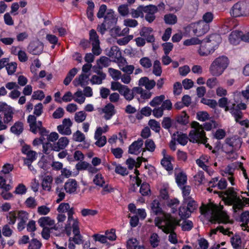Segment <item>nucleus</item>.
I'll return each mask as SVG.
<instances>
[{
	"instance_id": "obj_1",
	"label": "nucleus",
	"mask_w": 249,
	"mask_h": 249,
	"mask_svg": "<svg viewBox=\"0 0 249 249\" xmlns=\"http://www.w3.org/2000/svg\"><path fill=\"white\" fill-rule=\"evenodd\" d=\"M156 226L165 233H170L169 235V241L172 244H176L178 243L177 234L174 231L177 226L178 224V221L171 214H165L164 217V221L157 218L155 220Z\"/></svg>"
},
{
	"instance_id": "obj_2",
	"label": "nucleus",
	"mask_w": 249,
	"mask_h": 249,
	"mask_svg": "<svg viewBox=\"0 0 249 249\" xmlns=\"http://www.w3.org/2000/svg\"><path fill=\"white\" fill-rule=\"evenodd\" d=\"M226 195L225 202L229 205H232L234 212L242 210L245 205H249V198L243 197L242 201L233 188H229L226 191Z\"/></svg>"
},
{
	"instance_id": "obj_3",
	"label": "nucleus",
	"mask_w": 249,
	"mask_h": 249,
	"mask_svg": "<svg viewBox=\"0 0 249 249\" xmlns=\"http://www.w3.org/2000/svg\"><path fill=\"white\" fill-rule=\"evenodd\" d=\"M192 129L189 134V140L193 143L205 144L207 142L208 138L203 130V126L197 122H193L191 124Z\"/></svg>"
},
{
	"instance_id": "obj_4",
	"label": "nucleus",
	"mask_w": 249,
	"mask_h": 249,
	"mask_svg": "<svg viewBox=\"0 0 249 249\" xmlns=\"http://www.w3.org/2000/svg\"><path fill=\"white\" fill-rule=\"evenodd\" d=\"M229 64L228 58L226 56H220L215 58L210 66L209 71L214 76L222 75Z\"/></svg>"
},
{
	"instance_id": "obj_5",
	"label": "nucleus",
	"mask_w": 249,
	"mask_h": 249,
	"mask_svg": "<svg viewBox=\"0 0 249 249\" xmlns=\"http://www.w3.org/2000/svg\"><path fill=\"white\" fill-rule=\"evenodd\" d=\"M200 212L203 214H211L212 217L218 223L224 222L227 218V216L218 212L215 207L210 206L204 205L201 207Z\"/></svg>"
},
{
	"instance_id": "obj_6",
	"label": "nucleus",
	"mask_w": 249,
	"mask_h": 249,
	"mask_svg": "<svg viewBox=\"0 0 249 249\" xmlns=\"http://www.w3.org/2000/svg\"><path fill=\"white\" fill-rule=\"evenodd\" d=\"M232 14L233 17H246L249 15V3L240 1L232 6Z\"/></svg>"
},
{
	"instance_id": "obj_7",
	"label": "nucleus",
	"mask_w": 249,
	"mask_h": 249,
	"mask_svg": "<svg viewBox=\"0 0 249 249\" xmlns=\"http://www.w3.org/2000/svg\"><path fill=\"white\" fill-rule=\"evenodd\" d=\"M227 103V98H221L218 100V104L219 107L224 108L225 111H229L234 118L236 123L239 122L243 118V113L241 111L234 109L231 107H226Z\"/></svg>"
},
{
	"instance_id": "obj_8",
	"label": "nucleus",
	"mask_w": 249,
	"mask_h": 249,
	"mask_svg": "<svg viewBox=\"0 0 249 249\" xmlns=\"http://www.w3.org/2000/svg\"><path fill=\"white\" fill-rule=\"evenodd\" d=\"M190 31H192L194 35L200 36L206 34L210 29V25L203 21H200L191 23L189 26Z\"/></svg>"
},
{
	"instance_id": "obj_9",
	"label": "nucleus",
	"mask_w": 249,
	"mask_h": 249,
	"mask_svg": "<svg viewBox=\"0 0 249 249\" xmlns=\"http://www.w3.org/2000/svg\"><path fill=\"white\" fill-rule=\"evenodd\" d=\"M21 152L26 156L23 158L24 164L30 165V162H33L37 158V153L36 151L31 150V146L28 144H24L22 146Z\"/></svg>"
},
{
	"instance_id": "obj_10",
	"label": "nucleus",
	"mask_w": 249,
	"mask_h": 249,
	"mask_svg": "<svg viewBox=\"0 0 249 249\" xmlns=\"http://www.w3.org/2000/svg\"><path fill=\"white\" fill-rule=\"evenodd\" d=\"M65 231L68 236L72 233H78L80 231V222L78 218L75 219L67 220L65 226Z\"/></svg>"
},
{
	"instance_id": "obj_11",
	"label": "nucleus",
	"mask_w": 249,
	"mask_h": 249,
	"mask_svg": "<svg viewBox=\"0 0 249 249\" xmlns=\"http://www.w3.org/2000/svg\"><path fill=\"white\" fill-rule=\"evenodd\" d=\"M72 122L70 118H65L62 121V124L57 126V129L59 133L64 135L71 134V126Z\"/></svg>"
},
{
	"instance_id": "obj_12",
	"label": "nucleus",
	"mask_w": 249,
	"mask_h": 249,
	"mask_svg": "<svg viewBox=\"0 0 249 249\" xmlns=\"http://www.w3.org/2000/svg\"><path fill=\"white\" fill-rule=\"evenodd\" d=\"M143 144V141L142 139L139 138L137 141L133 142L129 146L128 153L131 154L138 155L141 152H143L142 146Z\"/></svg>"
},
{
	"instance_id": "obj_13",
	"label": "nucleus",
	"mask_w": 249,
	"mask_h": 249,
	"mask_svg": "<svg viewBox=\"0 0 249 249\" xmlns=\"http://www.w3.org/2000/svg\"><path fill=\"white\" fill-rule=\"evenodd\" d=\"M198 53L200 56H207L214 52L213 48L205 39L201 41Z\"/></svg>"
},
{
	"instance_id": "obj_14",
	"label": "nucleus",
	"mask_w": 249,
	"mask_h": 249,
	"mask_svg": "<svg viewBox=\"0 0 249 249\" xmlns=\"http://www.w3.org/2000/svg\"><path fill=\"white\" fill-rule=\"evenodd\" d=\"M43 44L39 41L31 42L28 47V50L33 55H39L43 50Z\"/></svg>"
},
{
	"instance_id": "obj_15",
	"label": "nucleus",
	"mask_w": 249,
	"mask_h": 249,
	"mask_svg": "<svg viewBox=\"0 0 249 249\" xmlns=\"http://www.w3.org/2000/svg\"><path fill=\"white\" fill-rule=\"evenodd\" d=\"M19 222L18 224V229L21 231L25 228V225L29 219V214L24 211H18V218Z\"/></svg>"
},
{
	"instance_id": "obj_16",
	"label": "nucleus",
	"mask_w": 249,
	"mask_h": 249,
	"mask_svg": "<svg viewBox=\"0 0 249 249\" xmlns=\"http://www.w3.org/2000/svg\"><path fill=\"white\" fill-rule=\"evenodd\" d=\"M102 112L105 114L104 116L105 119L108 120L115 114L116 111L115 106L111 103H109L102 108Z\"/></svg>"
},
{
	"instance_id": "obj_17",
	"label": "nucleus",
	"mask_w": 249,
	"mask_h": 249,
	"mask_svg": "<svg viewBox=\"0 0 249 249\" xmlns=\"http://www.w3.org/2000/svg\"><path fill=\"white\" fill-rule=\"evenodd\" d=\"M151 208L152 212L154 213L156 215H160L163 214V217L160 218L159 217L156 218H160V219L164 221V217L165 214H168L167 213H164L160 207V204L159 201L157 199L154 200L151 204ZM156 219H155V220Z\"/></svg>"
},
{
	"instance_id": "obj_18",
	"label": "nucleus",
	"mask_w": 249,
	"mask_h": 249,
	"mask_svg": "<svg viewBox=\"0 0 249 249\" xmlns=\"http://www.w3.org/2000/svg\"><path fill=\"white\" fill-rule=\"evenodd\" d=\"M69 140L66 137H62L59 138L58 141L53 143V151H60L64 150L69 144Z\"/></svg>"
},
{
	"instance_id": "obj_19",
	"label": "nucleus",
	"mask_w": 249,
	"mask_h": 249,
	"mask_svg": "<svg viewBox=\"0 0 249 249\" xmlns=\"http://www.w3.org/2000/svg\"><path fill=\"white\" fill-rule=\"evenodd\" d=\"M215 50L221 41V38L218 34H212L208 38L204 39Z\"/></svg>"
},
{
	"instance_id": "obj_20",
	"label": "nucleus",
	"mask_w": 249,
	"mask_h": 249,
	"mask_svg": "<svg viewBox=\"0 0 249 249\" xmlns=\"http://www.w3.org/2000/svg\"><path fill=\"white\" fill-rule=\"evenodd\" d=\"M153 29L150 27H143L140 31V35L145 38L148 42H153L155 37L152 34Z\"/></svg>"
},
{
	"instance_id": "obj_21",
	"label": "nucleus",
	"mask_w": 249,
	"mask_h": 249,
	"mask_svg": "<svg viewBox=\"0 0 249 249\" xmlns=\"http://www.w3.org/2000/svg\"><path fill=\"white\" fill-rule=\"evenodd\" d=\"M117 21L114 11L111 9L108 10L105 16L104 22L111 27L116 23Z\"/></svg>"
},
{
	"instance_id": "obj_22",
	"label": "nucleus",
	"mask_w": 249,
	"mask_h": 249,
	"mask_svg": "<svg viewBox=\"0 0 249 249\" xmlns=\"http://www.w3.org/2000/svg\"><path fill=\"white\" fill-rule=\"evenodd\" d=\"M139 85L144 87L146 89L150 90L156 86V82L154 80H150L147 77H143L140 79Z\"/></svg>"
},
{
	"instance_id": "obj_23",
	"label": "nucleus",
	"mask_w": 249,
	"mask_h": 249,
	"mask_svg": "<svg viewBox=\"0 0 249 249\" xmlns=\"http://www.w3.org/2000/svg\"><path fill=\"white\" fill-rule=\"evenodd\" d=\"M89 76L86 74L82 73L73 80V84L75 87L81 86L84 87L89 84Z\"/></svg>"
},
{
	"instance_id": "obj_24",
	"label": "nucleus",
	"mask_w": 249,
	"mask_h": 249,
	"mask_svg": "<svg viewBox=\"0 0 249 249\" xmlns=\"http://www.w3.org/2000/svg\"><path fill=\"white\" fill-rule=\"evenodd\" d=\"M242 32L234 31L232 32L229 37V40L230 43L233 45H238L241 40Z\"/></svg>"
},
{
	"instance_id": "obj_25",
	"label": "nucleus",
	"mask_w": 249,
	"mask_h": 249,
	"mask_svg": "<svg viewBox=\"0 0 249 249\" xmlns=\"http://www.w3.org/2000/svg\"><path fill=\"white\" fill-rule=\"evenodd\" d=\"M77 187V182L74 179H69L64 185L65 191L69 194H72L76 192Z\"/></svg>"
},
{
	"instance_id": "obj_26",
	"label": "nucleus",
	"mask_w": 249,
	"mask_h": 249,
	"mask_svg": "<svg viewBox=\"0 0 249 249\" xmlns=\"http://www.w3.org/2000/svg\"><path fill=\"white\" fill-rule=\"evenodd\" d=\"M95 72L98 75H93L90 79V81L92 85H100L102 83L103 80L106 78V75L100 70H98Z\"/></svg>"
},
{
	"instance_id": "obj_27",
	"label": "nucleus",
	"mask_w": 249,
	"mask_h": 249,
	"mask_svg": "<svg viewBox=\"0 0 249 249\" xmlns=\"http://www.w3.org/2000/svg\"><path fill=\"white\" fill-rule=\"evenodd\" d=\"M39 225L44 228H52L54 225V221L49 216L40 217L38 220Z\"/></svg>"
},
{
	"instance_id": "obj_28",
	"label": "nucleus",
	"mask_w": 249,
	"mask_h": 249,
	"mask_svg": "<svg viewBox=\"0 0 249 249\" xmlns=\"http://www.w3.org/2000/svg\"><path fill=\"white\" fill-rule=\"evenodd\" d=\"M24 124L21 121H17L11 127L10 131L17 136H19L23 131Z\"/></svg>"
},
{
	"instance_id": "obj_29",
	"label": "nucleus",
	"mask_w": 249,
	"mask_h": 249,
	"mask_svg": "<svg viewBox=\"0 0 249 249\" xmlns=\"http://www.w3.org/2000/svg\"><path fill=\"white\" fill-rule=\"evenodd\" d=\"M107 55L109 57L114 59V61H116V59L121 57L122 53L117 46H113L107 53Z\"/></svg>"
},
{
	"instance_id": "obj_30",
	"label": "nucleus",
	"mask_w": 249,
	"mask_h": 249,
	"mask_svg": "<svg viewBox=\"0 0 249 249\" xmlns=\"http://www.w3.org/2000/svg\"><path fill=\"white\" fill-rule=\"evenodd\" d=\"M172 160H174V158L172 157L162 158L160 161V164L167 171H172L174 169L173 165L171 162Z\"/></svg>"
},
{
	"instance_id": "obj_31",
	"label": "nucleus",
	"mask_w": 249,
	"mask_h": 249,
	"mask_svg": "<svg viewBox=\"0 0 249 249\" xmlns=\"http://www.w3.org/2000/svg\"><path fill=\"white\" fill-rule=\"evenodd\" d=\"M53 182V178L51 176H45L42 181V187L44 190L50 191L52 188V184Z\"/></svg>"
},
{
	"instance_id": "obj_32",
	"label": "nucleus",
	"mask_w": 249,
	"mask_h": 249,
	"mask_svg": "<svg viewBox=\"0 0 249 249\" xmlns=\"http://www.w3.org/2000/svg\"><path fill=\"white\" fill-rule=\"evenodd\" d=\"M175 140H176L179 144L182 145H185L189 140V137H188L186 134H183L182 133H179L177 132V135L176 137L175 134L174 135Z\"/></svg>"
},
{
	"instance_id": "obj_33",
	"label": "nucleus",
	"mask_w": 249,
	"mask_h": 249,
	"mask_svg": "<svg viewBox=\"0 0 249 249\" xmlns=\"http://www.w3.org/2000/svg\"><path fill=\"white\" fill-rule=\"evenodd\" d=\"M156 144L152 140L149 139H147L144 142V147L143 149L142 156L144 155V153L146 151L153 152L156 149Z\"/></svg>"
},
{
	"instance_id": "obj_34",
	"label": "nucleus",
	"mask_w": 249,
	"mask_h": 249,
	"mask_svg": "<svg viewBox=\"0 0 249 249\" xmlns=\"http://www.w3.org/2000/svg\"><path fill=\"white\" fill-rule=\"evenodd\" d=\"M110 59L106 56H101L99 59L97 61V65L99 70L103 68L107 67L110 64Z\"/></svg>"
},
{
	"instance_id": "obj_35",
	"label": "nucleus",
	"mask_w": 249,
	"mask_h": 249,
	"mask_svg": "<svg viewBox=\"0 0 249 249\" xmlns=\"http://www.w3.org/2000/svg\"><path fill=\"white\" fill-rule=\"evenodd\" d=\"M231 243L234 249H241L242 240L239 235L235 234L231 238Z\"/></svg>"
},
{
	"instance_id": "obj_36",
	"label": "nucleus",
	"mask_w": 249,
	"mask_h": 249,
	"mask_svg": "<svg viewBox=\"0 0 249 249\" xmlns=\"http://www.w3.org/2000/svg\"><path fill=\"white\" fill-rule=\"evenodd\" d=\"M226 107H233L234 109H236L240 111L241 110H245L247 108V105L245 103H240L238 104H236L235 101L229 100L228 98L227 103L226 105Z\"/></svg>"
},
{
	"instance_id": "obj_37",
	"label": "nucleus",
	"mask_w": 249,
	"mask_h": 249,
	"mask_svg": "<svg viewBox=\"0 0 249 249\" xmlns=\"http://www.w3.org/2000/svg\"><path fill=\"white\" fill-rule=\"evenodd\" d=\"M133 91H135L137 94H140L141 98L143 99H149L152 95L151 92L144 90L141 87H134Z\"/></svg>"
},
{
	"instance_id": "obj_38",
	"label": "nucleus",
	"mask_w": 249,
	"mask_h": 249,
	"mask_svg": "<svg viewBox=\"0 0 249 249\" xmlns=\"http://www.w3.org/2000/svg\"><path fill=\"white\" fill-rule=\"evenodd\" d=\"M187 177L185 173L183 172L176 174V180L179 187L184 185L187 182Z\"/></svg>"
},
{
	"instance_id": "obj_39",
	"label": "nucleus",
	"mask_w": 249,
	"mask_h": 249,
	"mask_svg": "<svg viewBox=\"0 0 249 249\" xmlns=\"http://www.w3.org/2000/svg\"><path fill=\"white\" fill-rule=\"evenodd\" d=\"M167 206L171 208L172 212L174 213L177 211L179 201L177 198L169 199L166 202Z\"/></svg>"
},
{
	"instance_id": "obj_40",
	"label": "nucleus",
	"mask_w": 249,
	"mask_h": 249,
	"mask_svg": "<svg viewBox=\"0 0 249 249\" xmlns=\"http://www.w3.org/2000/svg\"><path fill=\"white\" fill-rule=\"evenodd\" d=\"M78 72L77 68H74L71 69L68 73L66 78H65L63 83L66 86H68L71 81L73 78Z\"/></svg>"
},
{
	"instance_id": "obj_41",
	"label": "nucleus",
	"mask_w": 249,
	"mask_h": 249,
	"mask_svg": "<svg viewBox=\"0 0 249 249\" xmlns=\"http://www.w3.org/2000/svg\"><path fill=\"white\" fill-rule=\"evenodd\" d=\"M177 121L181 124L186 125L189 123V116L185 111H182L177 116Z\"/></svg>"
},
{
	"instance_id": "obj_42",
	"label": "nucleus",
	"mask_w": 249,
	"mask_h": 249,
	"mask_svg": "<svg viewBox=\"0 0 249 249\" xmlns=\"http://www.w3.org/2000/svg\"><path fill=\"white\" fill-rule=\"evenodd\" d=\"M143 6L140 5L136 9H132L130 11L131 16L134 18H138L140 17H143Z\"/></svg>"
},
{
	"instance_id": "obj_43",
	"label": "nucleus",
	"mask_w": 249,
	"mask_h": 249,
	"mask_svg": "<svg viewBox=\"0 0 249 249\" xmlns=\"http://www.w3.org/2000/svg\"><path fill=\"white\" fill-rule=\"evenodd\" d=\"M98 212L96 210L84 208L81 210V214L83 217H92L97 215Z\"/></svg>"
},
{
	"instance_id": "obj_44",
	"label": "nucleus",
	"mask_w": 249,
	"mask_h": 249,
	"mask_svg": "<svg viewBox=\"0 0 249 249\" xmlns=\"http://www.w3.org/2000/svg\"><path fill=\"white\" fill-rule=\"evenodd\" d=\"M162 68L159 60L154 61L153 66V73L157 76H160L162 73Z\"/></svg>"
},
{
	"instance_id": "obj_45",
	"label": "nucleus",
	"mask_w": 249,
	"mask_h": 249,
	"mask_svg": "<svg viewBox=\"0 0 249 249\" xmlns=\"http://www.w3.org/2000/svg\"><path fill=\"white\" fill-rule=\"evenodd\" d=\"M14 114V108L11 107L7 111L4 112L3 121L7 124H9L12 121Z\"/></svg>"
},
{
	"instance_id": "obj_46",
	"label": "nucleus",
	"mask_w": 249,
	"mask_h": 249,
	"mask_svg": "<svg viewBox=\"0 0 249 249\" xmlns=\"http://www.w3.org/2000/svg\"><path fill=\"white\" fill-rule=\"evenodd\" d=\"M89 40L92 45H98V44H100L99 36L96 31L94 29H91L89 31Z\"/></svg>"
},
{
	"instance_id": "obj_47",
	"label": "nucleus",
	"mask_w": 249,
	"mask_h": 249,
	"mask_svg": "<svg viewBox=\"0 0 249 249\" xmlns=\"http://www.w3.org/2000/svg\"><path fill=\"white\" fill-rule=\"evenodd\" d=\"M165 99L164 95H160L154 97L150 102L149 105L152 107H155L160 105L162 102Z\"/></svg>"
},
{
	"instance_id": "obj_48",
	"label": "nucleus",
	"mask_w": 249,
	"mask_h": 249,
	"mask_svg": "<svg viewBox=\"0 0 249 249\" xmlns=\"http://www.w3.org/2000/svg\"><path fill=\"white\" fill-rule=\"evenodd\" d=\"M108 71L110 76L115 81H117L120 79L122 73L120 71L112 68H109Z\"/></svg>"
},
{
	"instance_id": "obj_49",
	"label": "nucleus",
	"mask_w": 249,
	"mask_h": 249,
	"mask_svg": "<svg viewBox=\"0 0 249 249\" xmlns=\"http://www.w3.org/2000/svg\"><path fill=\"white\" fill-rule=\"evenodd\" d=\"M73 234V237L69 238L70 240H71L74 244L80 245L83 244V236L80 234V231L78 233H72Z\"/></svg>"
},
{
	"instance_id": "obj_50",
	"label": "nucleus",
	"mask_w": 249,
	"mask_h": 249,
	"mask_svg": "<svg viewBox=\"0 0 249 249\" xmlns=\"http://www.w3.org/2000/svg\"><path fill=\"white\" fill-rule=\"evenodd\" d=\"M226 143L231 148V151L235 150L239 148L240 145H238L237 144V140L233 138H228L226 139Z\"/></svg>"
},
{
	"instance_id": "obj_51",
	"label": "nucleus",
	"mask_w": 249,
	"mask_h": 249,
	"mask_svg": "<svg viewBox=\"0 0 249 249\" xmlns=\"http://www.w3.org/2000/svg\"><path fill=\"white\" fill-rule=\"evenodd\" d=\"M93 181L95 185L100 187H103L104 184H105L104 178L102 175L100 173L97 174L95 176L93 179Z\"/></svg>"
},
{
	"instance_id": "obj_52",
	"label": "nucleus",
	"mask_w": 249,
	"mask_h": 249,
	"mask_svg": "<svg viewBox=\"0 0 249 249\" xmlns=\"http://www.w3.org/2000/svg\"><path fill=\"white\" fill-rule=\"evenodd\" d=\"M165 22L167 24H175L177 21V17L172 14H167L164 16Z\"/></svg>"
},
{
	"instance_id": "obj_53",
	"label": "nucleus",
	"mask_w": 249,
	"mask_h": 249,
	"mask_svg": "<svg viewBox=\"0 0 249 249\" xmlns=\"http://www.w3.org/2000/svg\"><path fill=\"white\" fill-rule=\"evenodd\" d=\"M140 193L143 196H147L151 193L150 186L146 182H143L141 186L140 189Z\"/></svg>"
},
{
	"instance_id": "obj_54",
	"label": "nucleus",
	"mask_w": 249,
	"mask_h": 249,
	"mask_svg": "<svg viewBox=\"0 0 249 249\" xmlns=\"http://www.w3.org/2000/svg\"><path fill=\"white\" fill-rule=\"evenodd\" d=\"M182 196L184 201H187L191 199L190 196L191 188L190 186H184L181 188Z\"/></svg>"
},
{
	"instance_id": "obj_55",
	"label": "nucleus",
	"mask_w": 249,
	"mask_h": 249,
	"mask_svg": "<svg viewBox=\"0 0 249 249\" xmlns=\"http://www.w3.org/2000/svg\"><path fill=\"white\" fill-rule=\"evenodd\" d=\"M191 213L190 211L185 206H182L179 208L178 214L181 218L188 217Z\"/></svg>"
},
{
	"instance_id": "obj_56",
	"label": "nucleus",
	"mask_w": 249,
	"mask_h": 249,
	"mask_svg": "<svg viewBox=\"0 0 249 249\" xmlns=\"http://www.w3.org/2000/svg\"><path fill=\"white\" fill-rule=\"evenodd\" d=\"M87 114L83 111L76 112L74 115V120L77 123H80L84 121L86 118Z\"/></svg>"
},
{
	"instance_id": "obj_57",
	"label": "nucleus",
	"mask_w": 249,
	"mask_h": 249,
	"mask_svg": "<svg viewBox=\"0 0 249 249\" xmlns=\"http://www.w3.org/2000/svg\"><path fill=\"white\" fill-rule=\"evenodd\" d=\"M72 140L77 142H82L85 140V136L80 131L77 130L72 135Z\"/></svg>"
},
{
	"instance_id": "obj_58",
	"label": "nucleus",
	"mask_w": 249,
	"mask_h": 249,
	"mask_svg": "<svg viewBox=\"0 0 249 249\" xmlns=\"http://www.w3.org/2000/svg\"><path fill=\"white\" fill-rule=\"evenodd\" d=\"M88 7L87 10V14L89 19L92 21L93 17V9L94 4L92 1H89L88 2Z\"/></svg>"
},
{
	"instance_id": "obj_59",
	"label": "nucleus",
	"mask_w": 249,
	"mask_h": 249,
	"mask_svg": "<svg viewBox=\"0 0 249 249\" xmlns=\"http://www.w3.org/2000/svg\"><path fill=\"white\" fill-rule=\"evenodd\" d=\"M139 62L141 65L145 69H149L152 65L151 60L147 57L142 58L140 60Z\"/></svg>"
},
{
	"instance_id": "obj_60",
	"label": "nucleus",
	"mask_w": 249,
	"mask_h": 249,
	"mask_svg": "<svg viewBox=\"0 0 249 249\" xmlns=\"http://www.w3.org/2000/svg\"><path fill=\"white\" fill-rule=\"evenodd\" d=\"M7 218L8 220V224L14 225L16 223L17 218H18V212H10L9 213Z\"/></svg>"
},
{
	"instance_id": "obj_61",
	"label": "nucleus",
	"mask_w": 249,
	"mask_h": 249,
	"mask_svg": "<svg viewBox=\"0 0 249 249\" xmlns=\"http://www.w3.org/2000/svg\"><path fill=\"white\" fill-rule=\"evenodd\" d=\"M148 125L150 128L156 132H159L160 129V124L155 120L151 119L149 121Z\"/></svg>"
},
{
	"instance_id": "obj_62",
	"label": "nucleus",
	"mask_w": 249,
	"mask_h": 249,
	"mask_svg": "<svg viewBox=\"0 0 249 249\" xmlns=\"http://www.w3.org/2000/svg\"><path fill=\"white\" fill-rule=\"evenodd\" d=\"M105 236L107 240H109V241H113L116 240L117 238L116 235L115 234V230L111 229L110 230H107L105 232Z\"/></svg>"
},
{
	"instance_id": "obj_63",
	"label": "nucleus",
	"mask_w": 249,
	"mask_h": 249,
	"mask_svg": "<svg viewBox=\"0 0 249 249\" xmlns=\"http://www.w3.org/2000/svg\"><path fill=\"white\" fill-rule=\"evenodd\" d=\"M42 246V243L36 239H33L29 242V249H40Z\"/></svg>"
},
{
	"instance_id": "obj_64",
	"label": "nucleus",
	"mask_w": 249,
	"mask_h": 249,
	"mask_svg": "<svg viewBox=\"0 0 249 249\" xmlns=\"http://www.w3.org/2000/svg\"><path fill=\"white\" fill-rule=\"evenodd\" d=\"M214 18V15L213 13L211 12H207L205 13L202 16V20L206 23L209 24L211 23Z\"/></svg>"
}]
</instances>
